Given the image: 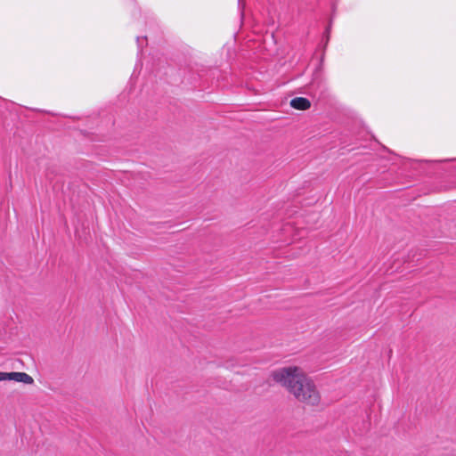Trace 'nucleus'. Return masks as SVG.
<instances>
[{
  "mask_svg": "<svg viewBox=\"0 0 456 456\" xmlns=\"http://www.w3.org/2000/svg\"><path fill=\"white\" fill-rule=\"evenodd\" d=\"M273 379L285 387L300 402L316 405L320 395L314 382L298 367H284L271 374Z\"/></svg>",
  "mask_w": 456,
  "mask_h": 456,
  "instance_id": "f257e3e1",
  "label": "nucleus"
},
{
  "mask_svg": "<svg viewBox=\"0 0 456 456\" xmlns=\"http://www.w3.org/2000/svg\"><path fill=\"white\" fill-rule=\"evenodd\" d=\"M290 106L296 110H305L311 107V102L307 98L296 97L290 101Z\"/></svg>",
  "mask_w": 456,
  "mask_h": 456,
  "instance_id": "7ed1b4c3",
  "label": "nucleus"
},
{
  "mask_svg": "<svg viewBox=\"0 0 456 456\" xmlns=\"http://www.w3.org/2000/svg\"><path fill=\"white\" fill-rule=\"evenodd\" d=\"M143 43L147 44V37H136V44L138 46V53H141Z\"/></svg>",
  "mask_w": 456,
  "mask_h": 456,
  "instance_id": "20e7f679",
  "label": "nucleus"
},
{
  "mask_svg": "<svg viewBox=\"0 0 456 456\" xmlns=\"http://www.w3.org/2000/svg\"><path fill=\"white\" fill-rule=\"evenodd\" d=\"M14 380L24 384H32L34 379L25 372H2L0 371V381Z\"/></svg>",
  "mask_w": 456,
  "mask_h": 456,
  "instance_id": "f03ea898",
  "label": "nucleus"
}]
</instances>
